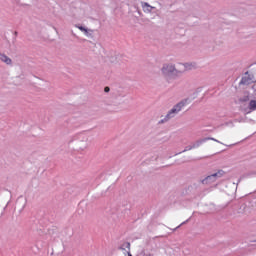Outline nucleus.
<instances>
[{"label":"nucleus","mask_w":256,"mask_h":256,"mask_svg":"<svg viewBox=\"0 0 256 256\" xmlns=\"http://www.w3.org/2000/svg\"><path fill=\"white\" fill-rule=\"evenodd\" d=\"M183 107H185V102H179L176 106H174V108H172L170 110V112L167 114V119H171V115H173V113H179V111H181V109H183Z\"/></svg>","instance_id":"f257e3e1"},{"label":"nucleus","mask_w":256,"mask_h":256,"mask_svg":"<svg viewBox=\"0 0 256 256\" xmlns=\"http://www.w3.org/2000/svg\"><path fill=\"white\" fill-rule=\"evenodd\" d=\"M104 91H105V93H109L110 88H109L108 86H106V87L104 88Z\"/></svg>","instance_id":"9d476101"},{"label":"nucleus","mask_w":256,"mask_h":256,"mask_svg":"<svg viewBox=\"0 0 256 256\" xmlns=\"http://www.w3.org/2000/svg\"><path fill=\"white\" fill-rule=\"evenodd\" d=\"M78 29H80V31H84V33H87V30L82 26H79Z\"/></svg>","instance_id":"1a4fd4ad"},{"label":"nucleus","mask_w":256,"mask_h":256,"mask_svg":"<svg viewBox=\"0 0 256 256\" xmlns=\"http://www.w3.org/2000/svg\"><path fill=\"white\" fill-rule=\"evenodd\" d=\"M250 111H256V100H251L249 103Z\"/></svg>","instance_id":"423d86ee"},{"label":"nucleus","mask_w":256,"mask_h":256,"mask_svg":"<svg viewBox=\"0 0 256 256\" xmlns=\"http://www.w3.org/2000/svg\"><path fill=\"white\" fill-rule=\"evenodd\" d=\"M219 175H221V172L215 173V174H212V175L206 177L204 180H202V184L210 185V183H215V181L217 180V177H219Z\"/></svg>","instance_id":"f03ea898"},{"label":"nucleus","mask_w":256,"mask_h":256,"mask_svg":"<svg viewBox=\"0 0 256 256\" xmlns=\"http://www.w3.org/2000/svg\"><path fill=\"white\" fill-rule=\"evenodd\" d=\"M241 83L243 84V85H247V78H242V80H241Z\"/></svg>","instance_id":"6e6552de"},{"label":"nucleus","mask_w":256,"mask_h":256,"mask_svg":"<svg viewBox=\"0 0 256 256\" xmlns=\"http://www.w3.org/2000/svg\"><path fill=\"white\" fill-rule=\"evenodd\" d=\"M182 67H184V71H189L193 69L195 66L193 64H185V65H182Z\"/></svg>","instance_id":"0eeeda50"},{"label":"nucleus","mask_w":256,"mask_h":256,"mask_svg":"<svg viewBox=\"0 0 256 256\" xmlns=\"http://www.w3.org/2000/svg\"><path fill=\"white\" fill-rule=\"evenodd\" d=\"M142 9H143V11H144L145 13H151V11H153V7L150 6V5L147 4V3H144V4L142 5Z\"/></svg>","instance_id":"39448f33"},{"label":"nucleus","mask_w":256,"mask_h":256,"mask_svg":"<svg viewBox=\"0 0 256 256\" xmlns=\"http://www.w3.org/2000/svg\"><path fill=\"white\" fill-rule=\"evenodd\" d=\"M126 247L130 250L131 249V243H127Z\"/></svg>","instance_id":"9b49d317"},{"label":"nucleus","mask_w":256,"mask_h":256,"mask_svg":"<svg viewBox=\"0 0 256 256\" xmlns=\"http://www.w3.org/2000/svg\"><path fill=\"white\" fill-rule=\"evenodd\" d=\"M175 71L177 70L173 65H164V67L162 68L163 75H171V73H174Z\"/></svg>","instance_id":"7ed1b4c3"},{"label":"nucleus","mask_w":256,"mask_h":256,"mask_svg":"<svg viewBox=\"0 0 256 256\" xmlns=\"http://www.w3.org/2000/svg\"><path fill=\"white\" fill-rule=\"evenodd\" d=\"M0 60L3 61V63H6V65H11L12 63L11 58L5 54H0Z\"/></svg>","instance_id":"20e7f679"},{"label":"nucleus","mask_w":256,"mask_h":256,"mask_svg":"<svg viewBox=\"0 0 256 256\" xmlns=\"http://www.w3.org/2000/svg\"><path fill=\"white\" fill-rule=\"evenodd\" d=\"M147 256H151V254H148Z\"/></svg>","instance_id":"ddd939ff"},{"label":"nucleus","mask_w":256,"mask_h":256,"mask_svg":"<svg viewBox=\"0 0 256 256\" xmlns=\"http://www.w3.org/2000/svg\"><path fill=\"white\" fill-rule=\"evenodd\" d=\"M128 256H133L130 251L127 252Z\"/></svg>","instance_id":"f8f14e48"}]
</instances>
